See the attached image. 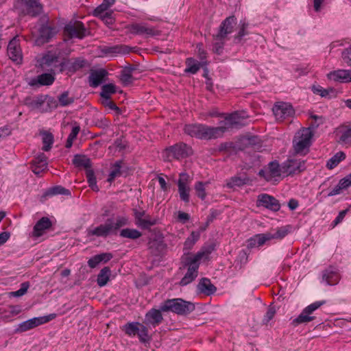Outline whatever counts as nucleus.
<instances>
[{"mask_svg": "<svg viewBox=\"0 0 351 351\" xmlns=\"http://www.w3.org/2000/svg\"><path fill=\"white\" fill-rule=\"evenodd\" d=\"M226 131V127H210L201 123L186 124L184 128L186 134L205 140L221 137Z\"/></svg>", "mask_w": 351, "mask_h": 351, "instance_id": "f257e3e1", "label": "nucleus"}, {"mask_svg": "<svg viewBox=\"0 0 351 351\" xmlns=\"http://www.w3.org/2000/svg\"><path fill=\"white\" fill-rule=\"evenodd\" d=\"M162 312H172L180 315H188L195 310V305L182 298L167 299L160 304Z\"/></svg>", "mask_w": 351, "mask_h": 351, "instance_id": "f03ea898", "label": "nucleus"}, {"mask_svg": "<svg viewBox=\"0 0 351 351\" xmlns=\"http://www.w3.org/2000/svg\"><path fill=\"white\" fill-rule=\"evenodd\" d=\"M181 263L187 271L179 282L180 286H186L195 280L198 275L199 263L192 257V254L184 253L181 258Z\"/></svg>", "mask_w": 351, "mask_h": 351, "instance_id": "7ed1b4c3", "label": "nucleus"}, {"mask_svg": "<svg viewBox=\"0 0 351 351\" xmlns=\"http://www.w3.org/2000/svg\"><path fill=\"white\" fill-rule=\"evenodd\" d=\"M313 133L310 128H302L295 135L293 144L296 154H306L311 143Z\"/></svg>", "mask_w": 351, "mask_h": 351, "instance_id": "20e7f679", "label": "nucleus"}, {"mask_svg": "<svg viewBox=\"0 0 351 351\" xmlns=\"http://www.w3.org/2000/svg\"><path fill=\"white\" fill-rule=\"evenodd\" d=\"M15 8L24 15L36 16L42 12L43 6L38 0H20Z\"/></svg>", "mask_w": 351, "mask_h": 351, "instance_id": "39448f33", "label": "nucleus"}, {"mask_svg": "<svg viewBox=\"0 0 351 351\" xmlns=\"http://www.w3.org/2000/svg\"><path fill=\"white\" fill-rule=\"evenodd\" d=\"M132 34L139 35L145 38L154 37L160 35V31L147 23H133L129 27Z\"/></svg>", "mask_w": 351, "mask_h": 351, "instance_id": "423d86ee", "label": "nucleus"}, {"mask_svg": "<svg viewBox=\"0 0 351 351\" xmlns=\"http://www.w3.org/2000/svg\"><path fill=\"white\" fill-rule=\"evenodd\" d=\"M326 301H317L315 302L303 309L302 313L298 315V317L292 321V324L298 326L300 324L308 323L314 319V317L311 315L321 306L324 304Z\"/></svg>", "mask_w": 351, "mask_h": 351, "instance_id": "0eeeda50", "label": "nucleus"}, {"mask_svg": "<svg viewBox=\"0 0 351 351\" xmlns=\"http://www.w3.org/2000/svg\"><path fill=\"white\" fill-rule=\"evenodd\" d=\"M46 101L49 105L53 104L54 107H57L56 101L53 98L44 95L26 97L24 99L23 104L31 110H34L40 109Z\"/></svg>", "mask_w": 351, "mask_h": 351, "instance_id": "6e6552de", "label": "nucleus"}, {"mask_svg": "<svg viewBox=\"0 0 351 351\" xmlns=\"http://www.w3.org/2000/svg\"><path fill=\"white\" fill-rule=\"evenodd\" d=\"M86 29L82 22L75 21L66 24L64 33L69 38L82 39L86 36Z\"/></svg>", "mask_w": 351, "mask_h": 351, "instance_id": "1a4fd4ad", "label": "nucleus"}, {"mask_svg": "<svg viewBox=\"0 0 351 351\" xmlns=\"http://www.w3.org/2000/svg\"><path fill=\"white\" fill-rule=\"evenodd\" d=\"M305 169V161L302 159L288 158L282 162V173L287 176L299 174Z\"/></svg>", "mask_w": 351, "mask_h": 351, "instance_id": "9d476101", "label": "nucleus"}, {"mask_svg": "<svg viewBox=\"0 0 351 351\" xmlns=\"http://www.w3.org/2000/svg\"><path fill=\"white\" fill-rule=\"evenodd\" d=\"M56 317V315L51 314L47 316L34 317L27 321H25L20 324H19L18 327L15 329L16 333H21L23 332H26L32 328H34L41 324L49 322L50 320L53 319Z\"/></svg>", "mask_w": 351, "mask_h": 351, "instance_id": "9b49d317", "label": "nucleus"}, {"mask_svg": "<svg viewBox=\"0 0 351 351\" xmlns=\"http://www.w3.org/2000/svg\"><path fill=\"white\" fill-rule=\"evenodd\" d=\"M168 157L180 160L186 158L193 154L192 148L184 143H179L165 149Z\"/></svg>", "mask_w": 351, "mask_h": 351, "instance_id": "f8f14e48", "label": "nucleus"}, {"mask_svg": "<svg viewBox=\"0 0 351 351\" xmlns=\"http://www.w3.org/2000/svg\"><path fill=\"white\" fill-rule=\"evenodd\" d=\"M135 223L142 229L147 230L157 223V219L151 217L144 210L134 209Z\"/></svg>", "mask_w": 351, "mask_h": 351, "instance_id": "ddd939ff", "label": "nucleus"}, {"mask_svg": "<svg viewBox=\"0 0 351 351\" xmlns=\"http://www.w3.org/2000/svg\"><path fill=\"white\" fill-rule=\"evenodd\" d=\"M281 173H282V164L280 165L277 161H271L268 164L267 170H260L258 175L269 182L273 178L280 176Z\"/></svg>", "mask_w": 351, "mask_h": 351, "instance_id": "4468645a", "label": "nucleus"}, {"mask_svg": "<svg viewBox=\"0 0 351 351\" xmlns=\"http://www.w3.org/2000/svg\"><path fill=\"white\" fill-rule=\"evenodd\" d=\"M257 206H263L272 211H278L280 208L279 201L268 194H261L258 196Z\"/></svg>", "mask_w": 351, "mask_h": 351, "instance_id": "2eb2a0df", "label": "nucleus"}, {"mask_svg": "<svg viewBox=\"0 0 351 351\" xmlns=\"http://www.w3.org/2000/svg\"><path fill=\"white\" fill-rule=\"evenodd\" d=\"M273 112L276 118L278 120H283L294 114L292 106L285 102H278L275 104L273 107Z\"/></svg>", "mask_w": 351, "mask_h": 351, "instance_id": "dca6fc26", "label": "nucleus"}, {"mask_svg": "<svg viewBox=\"0 0 351 351\" xmlns=\"http://www.w3.org/2000/svg\"><path fill=\"white\" fill-rule=\"evenodd\" d=\"M42 65L51 66L54 69H58L60 71L65 70L64 59H60L54 53H49L43 56Z\"/></svg>", "mask_w": 351, "mask_h": 351, "instance_id": "f3484780", "label": "nucleus"}, {"mask_svg": "<svg viewBox=\"0 0 351 351\" xmlns=\"http://www.w3.org/2000/svg\"><path fill=\"white\" fill-rule=\"evenodd\" d=\"M7 53L9 58L13 61L19 64L22 61V51L16 38H12L7 49Z\"/></svg>", "mask_w": 351, "mask_h": 351, "instance_id": "a211bd4d", "label": "nucleus"}, {"mask_svg": "<svg viewBox=\"0 0 351 351\" xmlns=\"http://www.w3.org/2000/svg\"><path fill=\"white\" fill-rule=\"evenodd\" d=\"M56 34V28L47 24L42 25L39 29V36L36 39V45H41L48 43Z\"/></svg>", "mask_w": 351, "mask_h": 351, "instance_id": "6ab92c4d", "label": "nucleus"}, {"mask_svg": "<svg viewBox=\"0 0 351 351\" xmlns=\"http://www.w3.org/2000/svg\"><path fill=\"white\" fill-rule=\"evenodd\" d=\"M32 171L37 176L44 172L48 165L47 157L45 154H38L30 163Z\"/></svg>", "mask_w": 351, "mask_h": 351, "instance_id": "aec40b11", "label": "nucleus"}, {"mask_svg": "<svg viewBox=\"0 0 351 351\" xmlns=\"http://www.w3.org/2000/svg\"><path fill=\"white\" fill-rule=\"evenodd\" d=\"M189 176L187 173H182L180 175V178L178 182V191L180 199L184 202H189V191L190 188L188 186Z\"/></svg>", "mask_w": 351, "mask_h": 351, "instance_id": "412c9836", "label": "nucleus"}, {"mask_svg": "<svg viewBox=\"0 0 351 351\" xmlns=\"http://www.w3.org/2000/svg\"><path fill=\"white\" fill-rule=\"evenodd\" d=\"M247 116L245 112H235L226 117V128L230 127H241L244 125L243 120L245 119Z\"/></svg>", "mask_w": 351, "mask_h": 351, "instance_id": "4be33fe9", "label": "nucleus"}, {"mask_svg": "<svg viewBox=\"0 0 351 351\" xmlns=\"http://www.w3.org/2000/svg\"><path fill=\"white\" fill-rule=\"evenodd\" d=\"M110 220L107 219L105 223L100 224L97 227L88 230V236H96L97 237H107L112 232V227L110 226Z\"/></svg>", "mask_w": 351, "mask_h": 351, "instance_id": "5701e85b", "label": "nucleus"}, {"mask_svg": "<svg viewBox=\"0 0 351 351\" xmlns=\"http://www.w3.org/2000/svg\"><path fill=\"white\" fill-rule=\"evenodd\" d=\"M340 279V275L337 269L334 267H329L324 269L322 272V280L326 282L328 285H337Z\"/></svg>", "mask_w": 351, "mask_h": 351, "instance_id": "b1692460", "label": "nucleus"}, {"mask_svg": "<svg viewBox=\"0 0 351 351\" xmlns=\"http://www.w3.org/2000/svg\"><path fill=\"white\" fill-rule=\"evenodd\" d=\"M52 223L51 220L47 217H43L39 219L34 226L32 234L34 237H39L42 236L45 231L51 228Z\"/></svg>", "mask_w": 351, "mask_h": 351, "instance_id": "393cba45", "label": "nucleus"}, {"mask_svg": "<svg viewBox=\"0 0 351 351\" xmlns=\"http://www.w3.org/2000/svg\"><path fill=\"white\" fill-rule=\"evenodd\" d=\"M237 25V19L234 16H230L223 20L219 29V33L226 36L230 34Z\"/></svg>", "mask_w": 351, "mask_h": 351, "instance_id": "a878e982", "label": "nucleus"}, {"mask_svg": "<svg viewBox=\"0 0 351 351\" xmlns=\"http://www.w3.org/2000/svg\"><path fill=\"white\" fill-rule=\"evenodd\" d=\"M330 80L340 82H351V70L339 69L328 75Z\"/></svg>", "mask_w": 351, "mask_h": 351, "instance_id": "bb28decb", "label": "nucleus"}, {"mask_svg": "<svg viewBox=\"0 0 351 351\" xmlns=\"http://www.w3.org/2000/svg\"><path fill=\"white\" fill-rule=\"evenodd\" d=\"M55 81V77L51 73H43L31 80L32 86H49Z\"/></svg>", "mask_w": 351, "mask_h": 351, "instance_id": "cd10ccee", "label": "nucleus"}, {"mask_svg": "<svg viewBox=\"0 0 351 351\" xmlns=\"http://www.w3.org/2000/svg\"><path fill=\"white\" fill-rule=\"evenodd\" d=\"M161 312H162V311L160 310V308L158 310L152 308L146 313L145 319L149 324L156 327L159 325L163 319Z\"/></svg>", "mask_w": 351, "mask_h": 351, "instance_id": "c85d7f7f", "label": "nucleus"}, {"mask_svg": "<svg viewBox=\"0 0 351 351\" xmlns=\"http://www.w3.org/2000/svg\"><path fill=\"white\" fill-rule=\"evenodd\" d=\"M251 182V180L246 176H234L231 177L226 182V186L232 189L236 186L240 187L246 184H248Z\"/></svg>", "mask_w": 351, "mask_h": 351, "instance_id": "c756f323", "label": "nucleus"}, {"mask_svg": "<svg viewBox=\"0 0 351 351\" xmlns=\"http://www.w3.org/2000/svg\"><path fill=\"white\" fill-rule=\"evenodd\" d=\"M197 288L201 293L206 295L213 294L217 290V288L211 283L210 279L206 278H203L200 280Z\"/></svg>", "mask_w": 351, "mask_h": 351, "instance_id": "7c9ffc66", "label": "nucleus"}, {"mask_svg": "<svg viewBox=\"0 0 351 351\" xmlns=\"http://www.w3.org/2000/svg\"><path fill=\"white\" fill-rule=\"evenodd\" d=\"M107 74L108 72L105 69L93 71L89 76L90 86L92 87L98 86Z\"/></svg>", "mask_w": 351, "mask_h": 351, "instance_id": "2f4dec72", "label": "nucleus"}, {"mask_svg": "<svg viewBox=\"0 0 351 351\" xmlns=\"http://www.w3.org/2000/svg\"><path fill=\"white\" fill-rule=\"evenodd\" d=\"M65 69L69 71L75 72L82 69L86 65V60L82 58H77L74 60H65Z\"/></svg>", "mask_w": 351, "mask_h": 351, "instance_id": "473e14b6", "label": "nucleus"}, {"mask_svg": "<svg viewBox=\"0 0 351 351\" xmlns=\"http://www.w3.org/2000/svg\"><path fill=\"white\" fill-rule=\"evenodd\" d=\"M112 258L110 253H101L91 257L88 261V265L90 268L96 267L101 262L106 263Z\"/></svg>", "mask_w": 351, "mask_h": 351, "instance_id": "72a5a7b5", "label": "nucleus"}, {"mask_svg": "<svg viewBox=\"0 0 351 351\" xmlns=\"http://www.w3.org/2000/svg\"><path fill=\"white\" fill-rule=\"evenodd\" d=\"M73 164L77 168H84L86 171L91 169V161L85 155L76 154L73 159Z\"/></svg>", "mask_w": 351, "mask_h": 351, "instance_id": "f704fd0d", "label": "nucleus"}, {"mask_svg": "<svg viewBox=\"0 0 351 351\" xmlns=\"http://www.w3.org/2000/svg\"><path fill=\"white\" fill-rule=\"evenodd\" d=\"M228 38L220 33L213 36V51L217 54H221L223 51V46Z\"/></svg>", "mask_w": 351, "mask_h": 351, "instance_id": "c9c22d12", "label": "nucleus"}, {"mask_svg": "<svg viewBox=\"0 0 351 351\" xmlns=\"http://www.w3.org/2000/svg\"><path fill=\"white\" fill-rule=\"evenodd\" d=\"M110 220V226L112 227V232L113 234H116L117 231L120 229L121 227L129 225L130 221L127 217L124 216H118L115 219V221H113V219L109 218Z\"/></svg>", "mask_w": 351, "mask_h": 351, "instance_id": "e433bc0d", "label": "nucleus"}, {"mask_svg": "<svg viewBox=\"0 0 351 351\" xmlns=\"http://www.w3.org/2000/svg\"><path fill=\"white\" fill-rule=\"evenodd\" d=\"M249 24L245 21H241L239 26V31L234 37L235 43H241L243 40V38L249 34L247 27Z\"/></svg>", "mask_w": 351, "mask_h": 351, "instance_id": "4c0bfd02", "label": "nucleus"}, {"mask_svg": "<svg viewBox=\"0 0 351 351\" xmlns=\"http://www.w3.org/2000/svg\"><path fill=\"white\" fill-rule=\"evenodd\" d=\"M123 162L122 160L116 161L111 167V171L109 174L108 181L112 182L117 177H120L122 175L121 168L123 167Z\"/></svg>", "mask_w": 351, "mask_h": 351, "instance_id": "58836bf2", "label": "nucleus"}, {"mask_svg": "<svg viewBox=\"0 0 351 351\" xmlns=\"http://www.w3.org/2000/svg\"><path fill=\"white\" fill-rule=\"evenodd\" d=\"M110 273L111 271L108 267H105L101 269L97 279V285L99 287H104L108 283L110 280Z\"/></svg>", "mask_w": 351, "mask_h": 351, "instance_id": "ea45409f", "label": "nucleus"}, {"mask_svg": "<svg viewBox=\"0 0 351 351\" xmlns=\"http://www.w3.org/2000/svg\"><path fill=\"white\" fill-rule=\"evenodd\" d=\"M40 134L42 136V141L43 143L42 149L45 152H48L51 149L53 143V135L51 132L47 131L41 132Z\"/></svg>", "mask_w": 351, "mask_h": 351, "instance_id": "a19ab883", "label": "nucleus"}, {"mask_svg": "<svg viewBox=\"0 0 351 351\" xmlns=\"http://www.w3.org/2000/svg\"><path fill=\"white\" fill-rule=\"evenodd\" d=\"M119 236L123 238L135 240L140 238L142 233L136 229L124 228L120 231Z\"/></svg>", "mask_w": 351, "mask_h": 351, "instance_id": "79ce46f5", "label": "nucleus"}, {"mask_svg": "<svg viewBox=\"0 0 351 351\" xmlns=\"http://www.w3.org/2000/svg\"><path fill=\"white\" fill-rule=\"evenodd\" d=\"M215 247L213 245L204 246L195 254H192V257L199 263L202 258H208V256L214 251Z\"/></svg>", "mask_w": 351, "mask_h": 351, "instance_id": "37998d69", "label": "nucleus"}, {"mask_svg": "<svg viewBox=\"0 0 351 351\" xmlns=\"http://www.w3.org/2000/svg\"><path fill=\"white\" fill-rule=\"evenodd\" d=\"M345 158V153L343 152H339L328 160L326 167L328 169H332Z\"/></svg>", "mask_w": 351, "mask_h": 351, "instance_id": "c03bdc74", "label": "nucleus"}, {"mask_svg": "<svg viewBox=\"0 0 351 351\" xmlns=\"http://www.w3.org/2000/svg\"><path fill=\"white\" fill-rule=\"evenodd\" d=\"M186 69L185 72L191 73L192 74L196 73L200 69L202 65L201 63L193 59V58H189L186 60Z\"/></svg>", "mask_w": 351, "mask_h": 351, "instance_id": "a18cd8bd", "label": "nucleus"}, {"mask_svg": "<svg viewBox=\"0 0 351 351\" xmlns=\"http://www.w3.org/2000/svg\"><path fill=\"white\" fill-rule=\"evenodd\" d=\"M291 230V226H286L278 228L274 232H270V235L272 237V239L281 240L285 238Z\"/></svg>", "mask_w": 351, "mask_h": 351, "instance_id": "49530a36", "label": "nucleus"}, {"mask_svg": "<svg viewBox=\"0 0 351 351\" xmlns=\"http://www.w3.org/2000/svg\"><path fill=\"white\" fill-rule=\"evenodd\" d=\"M70 195L71 192L69 190L61 186H55L51 188H49L45 193V196H53L56 195Z\"/></svg>", "mask_w": 351, "mask_h": 351, "instance_id": "de8ad7c7", "label": "nucleus"}, {"mask_svg": "<svg viewBox=\"0 0 351 351\" xmlns=\"http://www.w3.org/2000/svg\"><path fill=\"white\" fill-rule=\"evenodd\" d=\"M141 325V324L138 322H131L126 324L124 326V330L125 334L128 335L129 336L137 335Z\"/></svg>", "mask_w": 351, "mask_h": 351, "instance_id": "09e8293b", "label": "nucleus"}, {"mask_svg": "<svg viewBox=\"0 0 351 351\" xmlns=\"http://www.w3.org/2000/svg\"><path fill=\"white\" fill-rule=\"evenodd\" d=\"M199 239V233L192 232L190 237L184 243V250L187 251L191 250Z\"/></svg>", "mask_w": 351, "mask_h": 351, "instance_id": "8fccbe9b", "label": "nucleus"}, {"mask_svg": "<svg viewBox=\"0 0 351 351\" xmlns=\"http://www.w3.org/2000/svg\"><path fill=\"white\" fill-rule=\"evenodd\" d=\"M116 86L113 84H105L101 88L100 95L103 99H110V95L116 93Z\"/></svg>", "mask_w": 351, "mask_h": 351, "instance_id": "3c124183", "label": "nucleus"}, {"mask_svg": "<svg viewBox=\"0 0 351 351\" xmlns=\"http://www.w3.org/2000/svg\"><path fill=\"white\" fill-rule=\"evenodd\" d=\"M86 176L90 189L94 191H98L99 187L97 184V180L93 170L88 169L86 172Z\"/></svg>", "mask_w": 351, "mask_h": 351, "instance_id": "603ef678", "label": "nucleus"}, {"mask_svg": "<svg viewBox=\"0 0 351 351\" xmlns=\"http://www.w3.org/2000/svg\"><path fill=\"white\" fill-rule=\"evenodd\" d=\"M130 51L131 49L128 46L123 45H115L108 49L109 53L119 54H128Z\"/></svg>", "mask_w": 351, "mask_h": 351, "instance_id": "864d4df0", "label": "nucleus"}, {"mask_svg": "<svg viewBox=\"0 0 351 351\" xmlns=\"http://www.w3.org/2000/svg\"><path fill=\"white\" fill-rule=\"evenodd\" d=\"M134 70V67L129 66V67H125L122 71L121 74V80L124 84H129V83L132 82V72Z\"/></svg>", "mask_w": 351, "mask_h": 351, "instance_id": "5fc2aeb1", "label": "nucleus"}, {"mask_svg": "<svg viewBox=\"0 0 351 351\" xmlns=\"http://www.w3.org/2000/svg\"><path fill=\"white\" fill-rule=\"evenodd\" d=\"M137 335L141 342L147 343L150 341V338L148 335V330L147 327L143 324L141 325Z\"/></svg>", "mask_w": 351, "mask_h": 351, "instance_id": "6e6d98bb", "label": "nucleus"}, {"mask_svg": "<svg viewBox=\"0 0 351 351\" xmlns=\"http://www.w3.org/2000/svg\"><path fill=\"white\" fill-rule=\"evenodd\" d=\"M58 101L60 106H66L73 104L74 102V99L73 97H69V93L65 91L58 96Z\"/></svg>", "mask_w": 351, "mask_h": 351, "instance_id": "4d7b16f0", "label": "nucleus"}, {"mask_svg": "<svg viewBox=\"0 0 351 351\" xmlns=\"http://www.w3.org/2000/svg\"><path fill=\"white\" fill-rule=\"evenodd\" d=\"M258 247L263 245L267 241L272 239V237L270 235V232H266L263 234H258L254 235Z\"/></svg>", "mask_w": 351, "mask_h": 351, "instance_id": "13d9d810", "label": "nucleus"}, {"mask_svg": "<svg viewBox=\"0 0 351 351\" xmlns=\"http://www.w3.org/2000/svg\"><path fill=\"white\" fill-rule=\"evenodd\" d=\"M340 141L344 144H351V126L346 127L340 136Z\"/></svg>", "mask_w": 351, "mask_h": 351, "instance_id": "bf43d9fd", "label": "nucleus"}, {"mask_svg": "<svg viewBox=\"0 0 351 351\" xmlns=\"http://www.w3.org/2000/svg\"><path fill=\"white\" fill-rule=\"evenodd\" d=\"M195 189L197 193V195L202 199H204L206 193L205 192V183L202 182H197L195 185Z\"/></svg>", "mask_w": 351, "mask_h": 351, "instance_id": "052dcab7", "label": "nucleus"}, {"mask_svg": "<svg viewBox=\"0 0 351 351\" xmlns=\"http://www.w3.org/2000/svg\"><path fill=\"white\" fill-rule=\"evenodd\" d=\"M220 214V210L216 209H210V214L206 219L205 227H204L202 230H205L210 225V223H212L214 219H215Z\"/></svg>", "mask_w": 351, "mask_h": 351, "instance_id": "680f3d73", "label": "nucleus"}, {"mask_svg": "<svg viewBox=\"0 0 351 351\" xmlns=\"http://www.w3.org/2000/svg\"><path fill=\"white\" fill-rule=\"evenodd\" d=\"M276 308L274 306H269L267 308V313L264 316L263 319V322L264 324H267L270 320H271L275 314H276Z\"/></svg>", "mask_w": 351, "mask_h": 351, "instance_id": "e2e57ef3", "label": "nucleus"}, {"mask_svg": "<svg viewBox=\"0 0 351 351\" xmlns=\"http://www.w3.org/2000/svg\"><path fill=\"white\" fill-rule=\"evenodd\" d=\"M341 58L345 63L351 66V45L343 50Z\"/></svg>", "mask_w": 351, "mask_h": 351, "instance_id": "0e129e2a", "label": "nucleus"}, {"mask_svg": "<svg viewBox=\"0 0 351 351\" xmlns=\"http://www.w3.org/2000/svg\"><path fill=\"white\" fill-rule=\"evenodd\" d=\"M108 8L104 3H102L101 5L97 6L94 10L93 15L97 16V17H98V18H100L101 16L104 15L106 13L109 12L108 11Z\"/></svg>", "mask_w": 351, "mask_h": 351, "instance_id": "69168bd1", "label": "nucleus"}, {"mask_svg": "<svg viewBox=\"0 0 351 351\" xmlns=\"http://www.w3.org/2000/svg\"><path fill=\"white\" fill-rule=\"evenodd\" d=\"M29 287V285L28 282H23L21 284V288L19 290L12 292V295L15 297L22 296L27 292Z\"/></svg>", "mask_w": 351, "mask_h": 351, "instance_id": "338daca9", "label": "nucleus"}, {"mask_svg": "<svg viewBox=\"0 0 351 351\" xmlns=\"http://www.w3.org/2000/svg\"><path fill=\"white\" fill-rule=\"evenodd\" d=\"M340 185L343 189H346L351 186V173L347 175L343 178L341 179L339 182Z\"/></svg>", "mask_w": 351, "mask_h": 351, "instance_id": "774afa93", "label": "nucleus"}]
</instances>
